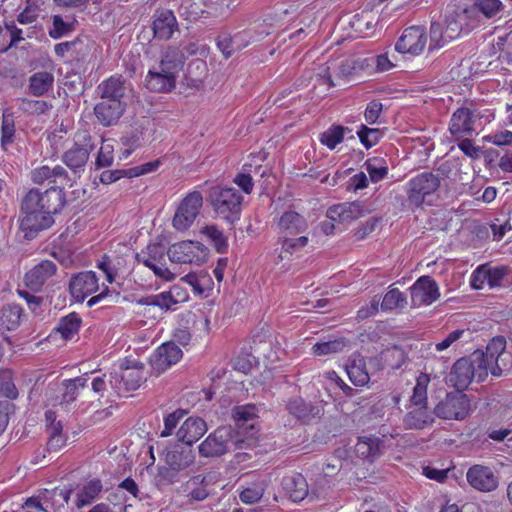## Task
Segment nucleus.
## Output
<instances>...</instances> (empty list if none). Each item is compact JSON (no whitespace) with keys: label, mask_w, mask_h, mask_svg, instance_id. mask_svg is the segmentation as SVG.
I'll return each instance as SVG.
<instances>
[{"label":"nucleus","mask_w":512,"mask_h":512,"mask_svg":"<svg viewBox=\"0 0 512 512\" xmlns=\"http://www.w3.org/2000/svg\"><path fill=\"white\" fill-rule=\"evenodd\" d=\"M206 432V422L200 417L191 416L182 423L176 436L180 442L192 447Z\"/></svg>","instance_id":"nucleus-17"},{"label":"nucleus","mask_w":512,"mask_h":512,"mask_svg":"<svg viewBox=\"0 0 512 512\" xmlns=\"http://www.w3.org/2000/svg\"><path fill=\"white\" fill-rule=\"evenodd\" d=\"M103 485L100 479L94 478L86 482L77 492L75 506L81 509L92 504L101 494Z\"/></svg>","instance_id":"nucleus-32"},{"label":"nucleus","mask_w":512,"mask_h":512,"mask_svg":"<svg viewBox=\"0 0 512 512\" xmlns=\"http://www.w3.org/2000/svg\"><path fill=\"white\" fill-rule=\"evenodd\" d=\"M177 290H179V287L175 286L168 292L146 298L145 303L147 305L157 306L163 310H169L173 305L179 303V299H176L174 296V291Z\"/></svg>","instance_id":"nucleus-44"},{"label":"nucleus","mask_w":512,"mask_h":512,"mask_svg":"<svg viewBox=\"0 0 512 512\" xmlns=\"http://www.w3.org/2000/svg\"><path fill=\"white\" fill-rule=\"evenodd\" d=\"M264 482L259 481L252 483L251 486L243 489L239 495L240 500L246 504H254L258 502L264 494Z\"/></svg>","instance_id":"nucleus-50"},{"label":"nucleus","mask_w":512,"mask_h":512,"mask_svg":"<svg viewBox=\"0 0 512 512\" xmlns=\"http://www.w3.org/2000/svg\"><path fill=\"white\" fill-rule=\"evenodd\" d=\"M145 85L153 92H170L176 87V78L172 76V72H162L157 67L149 70Z\"/></svg>","instance_id":"nucleus-26"},{"label":"nucleus","mask_w":512,"mask_h":512,"mask_svg":"<svg viewBox=\"0 0 512 512\" xmlns=\"http://www.w3.org/2000/svg\"><path fill=\"white\" fill-rule=\"evenodd\" d=\"M207 485L208 483L204 475L198 474L191 477L186 483V488L189 490L187 495L189 501L200 502L205 500L209 495Z\"/></svg>","instance_id":"nucleus-38"},{"label":"nucleus","mask_w":512,"mask_h":512,"mask_svg":"<svg viewBox=\"0 0 512 512\" xmlns=\"http://www.w3.org/2000/svg\"><path fill=\"white\" fill-rule=\"evenodd\" d=\"M278 242L281 244V252L279 257L284 259L287 255L291 256L299 252L308 244L306 236H279Z\"/></svg>","instance_id":"nucleus-39"},{"label":"nucleus","mask_w":512,"mask_h":512,"mask_svg":"<svg viewBox=\"0 0 512 512\" xmlns=\"http://www.w3.org/2000/svg\"><path fill=\"white\" fill-rule=\"evenodd\" d=\"M364 167L369 174L372 182H378L384 179L388 174V165L386 160L381 157H373L364 163Z\"/></svg>","instance_id":"nucleus-42"},{"label":"nucleus","mask_w":512,"mask_h":512,"mask_svg":"<svg viewBox=\"0 0 512 512\" xmlns=\"http://www.w3.org/2000/svg\"><path fill=\"white\" fill-rule=\"evenodd\" d=\"M479 114L467 107L458 108L452 115L449 131L456 138L471 135L475 131Z\"/></svg>","instance_id":"nucleus-13"},{"label":"nucleus","mask_w":512,"mask_h":512,"mask_svg":"<svg viewBox=\"0 0 512 512\" xmlns=\"http://www.w3.org/2000/svg\"><path fill=\"white\" fill-rule=\"evenodd\" d=\"M468 483L482 492H490L497 488L498 479L491 468L483 465H473L466 474Z\"/></svg>","instance_id":"nucleus-15"},{"label":"nucleus","mask_w":512,"mask_h":512,"mask_svg":"<svg viewBox=\"0 0 512 512\" xmlns=\"http://www.w3.org/2000/svg\"><path fill=\"white\" fill-rule=\"evenodd\" d=\"M287 411L300 422L308 424L314 418L320 417L322 408L312 402H306L302 397H292L286 404Z\"/></svg>","instance_id":"nucleus-18"},{"label":"nucleus","mask_w":512,"mask_h":512,"mask_svg":"<svg viewBox=\"0 0 512 512\" xmlns=\"http://www.w3.org/2000/svg\"><path fill=\"white\" fill-rule=\"evenodd\" d=\"M160 249V246L157 244L148 245L147 246V252L148 257L146 256H137V259L139 262L143 263L146 267L150 268L156 276L159 278L165 280V281H172L175 278V274L172 273L168 268L164 266H159L156 264L157 255L159 257H162L163 252H158Z\"/></svg>","instance_id":"nucleus-29"},{"label":"nucleus","mask_w":512,"mask_h":512,"mask_svg":"<svg viewBox=\"0 0 512 512\" xmlns=\"http://www.w3.org/2000/svg\"><path fill=\"white\" fill-rule=\"evenodd\" d=\"M171 262L188 264L195 263L200 265L207 256V248L200 242L182 241L173 244L167 251Z\"/></svg>","instance_id":"nucleus-7"},{"label":"nucleus","mask_w":512,"mask_h":512,"mask_svg":"<svg viewBox=\"0 0 512 512\" xmlns=\"http://www.w3.org/2000/svg\"><path fill=\"white\" fill-rule=\"evenodd\" d=\"M429 382L430 377L426 373H421L417 377L416 385L411 396V403L413 405H422L427 403V387Z\"/></svg>","instance_id":"nucleus-45"},{"label":"nucleus","mask_w":512,"mask_h":512,"mask_svg":"<svg viewBox=\"0 0 512 512\" xmlns=\"http://www.w3.org/2000/svg\"><path fill=\"white\" fill-rule=\"evenodd\" d=\"M257 408L253 404H247L242 406H236L232 410V416L236 421V424L240 426L256 417Z\"/></svg>","instance_id":"nucleus-55"},{"label":"nucleus","mask_w":512,"mask_h":512,"mask_svg":"<svg viewBox=\"0 0 512 512\" xmlns=\"http://www.w3.org/2000/svg\"><path fill=\"white\" fill-rule=\"evenodd\" d=\"M252 40L249 31L238 32L233 36L222 33L217 38V46L225 58H229L234 52L246 48Z\"/></svg>","instance_id":"nucleus-22"},{"label":"nucleus","mask_w":512,"mask_h":512,"mask_svg":"<svg viewBox=\"0 0 512 512\" xmlns=\"http://www.w3.org/2000/svg\"><path fill=\"white\" fill-rule=\"evenodd\" d=\"M126 109L125 102H114L103 99L94 107L97 120L105 127L115 125Z\"/></svg>","instance_id":"nucleus-19"},{"label":"nucleus","mask_w":512,"mask_h":512,"mask_svg":"<svg viewBox=\"0 0 512 512\" xmlns=\"http://www.w3.org/2000/svg\"><path fill=\"white\" fill-rule=\"evenodd\" d=\"M440 177L432 172H423L409 180L407 184V201L413 207H420L427 196L440 187Z\"/></svg>","instance_id":"nucleus-5"},{"label":"nucleus","mask_w":512,"mask_h":512,"mask_svg":"<svg viewBox=\"0 0 512 512\" xmlns=\"http://www.w3.org/2000/svg\"><path fill=\"white\" fill-rule=\"evenodd\" d=\"M54 76L47 71L36 72L29 78L28 91L31 95L40 97L46 94L53 86Z\"/></svg>","instance_id":"nucleus-35"},{"label":"nucleus","mask_w":512,"mask_h":512,"mask_svg":"<svg viewBox=\"0 0 512 512\" xmlns=\"http://www.w3.org/2000/svg\"><path fill=\"white\" fill-rule=\"evenodd\" d=\"M282 485L289 498L294 502L302 501L308 495V484L301 474L284 477Z\"/></svg>","instance_id":"nucleus-30"},{"label":"nucleus","mask_w":512,"mask_h":512,"mask_svg":"<svg viewBox=\"0 0 512 512\" xmlns=\"http://www.w3.org/2000/svg\"><path fill=\"white\" fill-rule=\"evenodd\" d=\"M65 205V195L60 188H50L44 192L31 189L21 202L20 228L26 238L35 235L54 223L53 215L60 212Z\"/></svg>","instance_id":"nucleus-1"},{"label":"nucleus","mask_w":512,"mask_h":512,"mask_svg":"<svg viewBox=\"0 0 512 512\" xmlns=\"http://www.w3.org/2000/svg\"><path fill=\"white\" fill-rule=\"evenodd\" d=\"M246 442L239 437L237 431L231 426H221L210 433L198 446L202 457H218L224 455L233 448L242 449Z\"/></svg>","instance_id":"nucleus-2"},{"label":"nucleus","mask_w":512,"mask_h":512,"mask_svg":"<svg viewBox=\"0 0 512 512\" xmlns=\"http://www.w3.org/2000/svg\"><path fill=\"white\" fill-rule=\"evenodd\" d=\"M380 307L383 311H405L410 308V302L406 294L398 288H390L384 295Z\"/></svg>","instance_id":"nucleus-36"},{"label":"nucleus","mask_w":512,"mask_h":512,"mask_svg":"<svg viewBox=\"0 0 512 512\" xmlns=\"http://www.w3.org/2000/svg\"><path fill=\"white\" fill-rule=\"evenodd\" d=\"M345 129L341 126H334L322 133L320 141L329 149H334L343 141Z\"/></svg>","instance_id":"nucleus-54"},{"label":"nucleus","mask_w":512,"mask_h":512,"mask_svg":"<svg viewBox=\"0 0 512 512\" xmlns=\"http://www.w3.org/2000/svg\"><path fill=\"white\" fill-rule=\"evenodd\" d=\"M53 105L45 100L21 99V110L33 115H43L52 109Z\"/></svg>","instance_id":"nucleus-48"},{"label":"nucleus","mask_w":512,"mask_h":512,"mask_svg":"<svg viewBox=\"0 0 512 512\" xmlns=\"http://www.w3.org/2000/svg\"><path fill=\"white\" fill-rule=\"evenodd\" d=\"M184 63L185 56L182 51L177 47L169 46L162 53L158 68L162 72H172V76L177 79Z\"/></svg>","instance_id":"nucleus-28"},{"label":"nucleus","mask_w":512,"mask_h":512,"mask_svg":"<svg viewBox=\"0 0 512 512\" xmlns=\"http://www.w3.org/2000/svg\"><path fill=\"white\" fill-rule=\"evenodd\" d=\"M512 367V355L509 352L502 353L493 360V367H491V375L500 377L505 371Z\"/></svg>","instance_id":"nucleus-61"},{"label":"nucleus","mask_w":512,"mask_h":512,"mask_svg":"<svg viewBox=\"0 0 512 512\" xmlns=\"http://www.w3.org/2000/svg\"><path fill=\"white\" fill-rule=\"evenodd\" d=\"M453 41L446 37V30L438 22H432L430 26L429 50L440 49Z\"/></svg>","instance_id":"nucleus-46"},{"label":"nucleus","mask_w":512,"mask_h":512,"mask_svg":"<svg viewBox=\"0 0 512 512\" xmlns=\"http://www.w3.org/2000/svg\"><path fill=\"white\" fill-rule=\"evenodd\" d=\"M142 366L130 369L119 375L114 372L110 376V388L118 396L130 391L137 390L146 381L145 372Z\"/></svg>","instance_id":"nucleus-11"},{"label":"nucleus","mask_w":512,"mask_h":512,"mask_svg":"<svg viewBox=\"0 0 512 512\" xmlns=\"http://www.w3.org/2000/svg\"><path fill=\"white\" fill-rule=\"evenodd\" d=\"M470 400L462 391L446 393L434 407L433 414L445 420H463L469 414Z\"/></svg>","instance_id":"nucleus-4"},{"label":"nucleus","mask_w":512,"mask_h":512,"mask_svg":"<svg viewBox=\"0 0 512 512\" xmlns=\"http://www.w3.org/2000/svg\"><path fill=\"white\" fill-rule=\"evenodd\" d=\"M384 447V441L380 437L361 436L355 445V453L359 458L372 463L383 454Z\"/></svg>","instance_id":"nucleus-21"},{"label":"nucleus","mask_w":512,"mask_h":512,"mask_svg":"<svg viewBox=\"0 0 512 512\" xmlns=\"http://www.w3.org/2000/svg\"><path fill=\"white\" fill-rule=\"evenodd\" d=\"M209 197L214 210L224 219L234 222L239 218L243 197L235 188L215 186Z\"/></svg>","instance_id":"nucleus-3"},{"label":"nucleus","mask_w":512,"mask_h":512,"mask_svg":"<svg viewBox=\"0 0 512 512\" xmlns=\"http://www.w3.org/2000/svg\"><path fill=\"white\" fill-rule=\"evenodd\" d=\"M469 359L473 364V379L478 383L483 382L487 378L489 372L491 373L493 362H490L485 358L483 352L480 351L474 352Z\"/></svg>","instance_id":"nucleus-40"},{"label":"nucleus","mask_w":512,"mask_h":512,"mask_svg":"<svg viewBox=\"0 0 512 512\" xmlns=\"http://www.w3.org/2000/svg\"><path fill=\"white\" fill-rule=\"evenodd\" d=\"M180 470L173 469L172 466L166 465L158 468L156 475V481L158 485H171L179 482Z\"/></svg>","instance_id":"nucleus-56"},{"label":"nucleus","mask_w":512,"mask_h":512,"mask_svg":"<svg viewBox=\"0 0 512 512\" xmlns=\"http://www.w3.org/2000/svg\"><path fill=\"white\" fill-rule=\"evenodd\" d=\"M415 408L409 411L404 417V424L409 429H423L434 422L432 413L428 411L427 405H414Z\"/></svg>","instance_id":"nucleus-33"},{"label":"nucleus","mask_w":512,"mask_h":512,"mask_svg":"<svg viewBox=\"0 0 512 512\" xmlns=\"http://www.w3.org/2000/svg\"><path fill=\"white\" fill-rule=\"evenodd\" d=\"M368 210L362 202H346L327 210V218L337 223H348L366 215Z\"/></svg>","instance_id":"nucleus-16"},{"label":"nucleus","mask_w":512,"mask_h":512,"mask_svg":"<svg viewBox=\"0 0 512 512\" xmlns=\"http://www.w3.org/2000/svg\"><path fill=\"white\" fill-rule=\"evenodd\" d=\"M98 289V278L92 271L80 272L74 275L69 283L71 296L78 302L96 292Z\"/></svg>","instance_id":"nucleus-14"},{"label":"nucleus","mask_w":512,"mask_h":512,"mask_svg":"<svg viewBox=\"0 0 512 512\" xmlns=\"http://www.w3.org/2000/svg\"><path fill=\"white\" fill-rule=\"evenodd\" d=\"M350 344V341L344 337L335 338L321 343H316L313 346V352L315 355L323 356L333 353L342 352Z\"/></svg>","instance_id":"nucleus-41"},{"label":"nucleus","mask_w":512,"mask_h":512,"mask_svg":"<svg viewBox=\"0 0 512 512\" xmlns=\"http://www.w3.org/2000/svg\"><path fill=\"white\" fill-rule=\"evenodd\" d=\"M473 380V364L469 358L458 359L449 374V381L462 391Z\"/></svg>","instance_id":"nucleus-27"},{"label":"nucleus","mask_w":512,"mask_h":512,"mask_svg":"<svg viewBox=\"0 0 512 512\" xmlns=\"http://www.w3.org/2000/svg\"><path fill=\"white\" fill-rule=\"evenodd\" d=\"M357 135L361 143L369 149L378 143L382 133L379 129L368 128L365 125H361L360 129L357 131Z\"/></svg>","instance_id":"nucleus-58"},{"label":"nucleus","mask_w":512,"mask_h":512,"mask_svg":"<svg viewBox=\"0 0 512 512\" xmlns=\"http://www.w3.org/2000/svg\"><path fill=\"white\" fill-rule=\"evenodd\" d=\"M370 65L371 63H369L368 58L352 57L343 61L339 66V70L343 75L347 76L354 73H358L359 71L363 70L365 67H368Z\"/></svg>","instance_id":"nucleus-52"},{"label":"nucleus","mask_w":512,"mask_h":512,"mask_svg":"<svg viewBox=\"0 0 512 512\" xmlns=\"http://www.w3.org/2000/svg\"><path fill=\"white\" fill-rule=\"evenodd\" d=\"M427 45V33L424 27L411 26L406 28L395 45V49L403 54L419 55Z\"/></svg>","instance_id":"nucleus-10"},{"label":"nucleus","mask_w":512,"mask_h":512,"mask_svg":"<svg viewBox=\"0 0 512 512\" xmlns=\"http://www.w3.org/2000/svg\"><path fill=\"white\" fill-rule=\"evenodd\" d=\"M88 380V374H84L73 379L64 380L62 382L64 391L62 393L60 405L67 407L68 405L76 401L80 393V390L87 387Z\"/></svg>","instance_id":"nucleus-34"},{"label":"nucleus","mask_w":512,"mask_h":512,"mask_svg":"<svg viewBox=\"0 0 512 512\" xmlns=\"http://www.w3.org/2000/svg\"><path fill=\"white\" fill-rule=\"evenodd\" d=\"M56 265L50 260H44L34 266L25 275V284L34 291H38L44 283L56 272Z\"/></svg>","instance_id":"nucleus-23"},{"label":"nucleus","mask_w":512,"mask_h":512,"mask_svg":"<svg viewBox=\"0 0 512 512\" xmlns=\"http://www.w3.org/2000/svg\"><path fill=\"white\" fill-rule=\"evenodd\" d=\"M466 10L453 12L446 16V37L452 40L457 39L463 30V21L465 20Z\"/></svg>","instance_id":"nucleus-43"},{"label":"nucleus","mask_w":512,"mask_h":512,"mask_svg":"<svg viewBox=\"0 0 512 512\" xmlns=\"http://www.w3.org/2000/svg\"><path fill=\"white\" fill-rule=\"evenodd\" d=\"M486 266V272L488 277V285L490 287H497L501 285L502 280L508 273V269L505 266H490L489 264H484Z\"/></svg>","instance_id":"nucleus-62"},{"label":"nucleus","mask_w":512,"mask_h":512,"mask_svg":"<svg viewBox=\"0 0 512 512\" xmlns=\"http://www.w3.org/2000/svg\"><path fill=\"white\" fill-rule=\"evenodd\" d=\"M187 414V411L184 409H177L171 413H169L164 418V429L160 433V437H169L173 434L175 428L178 423L182 420V418Z\"/></svg>","instance_id":"nucleus-53"},{"label":"nucleus","mask_w":512,"mask_h":512,"mask_svg":"<svg viewBox=\"0 0 512 512\" xmlns=\"http://www.w3.org/2000/svg\"><path fill=\"white\" fill-rule=\"evenodd\" d=\"M346 371L350 381L355 386H364L370 380V376L366 370L365 360L362 357L353 359V361L346 366Z\"/></svg>","instance_id":"nucleus-37"},{"label":"nucleus","mask_w":512,"mask_h":512,"mask_svg":"<svg viewBox=\"0 0 512 512\" xmlns=\"http://www.w3.org/2000/svg\"><path fill=\"white\" fill-rule=\"evenodd\" d=\"M132 92L131 83L122 75L116 74L102 81L98 86V93L102 99L124 102Z\"/></svg>","instance_id":"nucleus-12"},{"label":"nucleus","mask_w":512,"mask_h":512,"mask_svg":"<svg viewBox=\"0 0 512 512\" xmlns=\"http://www.w3.org/2000/svg\"><path fill=\"white\" fill-rule=\"evenodd\" d=\"M207 75V65L203 60L196 59L188 65V77L191 85L197 87Z\"/></svg>","instance_id":"nucleus-51"},{"label":"nucleus","mask_w":512,"mask_h":512,"mask_svg":"<svg viewBox=\"0 0 512 512\" xmlns=\"http://www.w3.org/2000/svg\"><path fill=\"white\" fill-rule=\"evenodd\" d=\"M164 461L166 465L172 466L173 469L184 471L194 463L195 453L192 447L188 445H176L167 450Z\"/></svg>","instance_id":"nucleus-25"},{"label":"nucleus","mask_w":512,"mask_h":512,"mask_svg":"<svg viewBox=\"0 0 512 512\" xmlns=\"http://www.w3.org/2000/svg\"><path fill=\"white\" fill-rule=\"evenodd\" d=\"M474 6L487 18L494 17L503 7L500 0H477Z\"/></svg>","instance_id":"nucleus-60"},{"label":"nucleus","mask_w":512,"mask_h":512,"mask_svg":"<svg viewBox=\"0 0 512 512\" xmlns=\"http://www.w3.org/2000/svg\"><path fill=\"white\" fill-rule=\"evenodd\" d=\"M410 308L430 305L435 302L439 296V287L430 276L418 278L410 287Z\"/></svg>","instance_id":"nucleus-8"},{"label":"nucleus","mask_w":512,"mask_h":512,"mask_svg":"<svg viewBox=\"0 0 512 512\" xmlns=\"http://www.w3.org/2000/svg\"><path fill=\"white\" fill-rule=\"evenodd\" d=\"M113 151L114 148L111 144H103L98 152L96 166L98 168L110 166L113 162Z\"/></svg>","instance_id":"nucleus-64"},{"label":"nucleus","mask_w":512,"mask_h":512,"mask_svg":"<svg viewBox=\"0 0 512 512\" xmlns=\"http://www.w3.org/2000/svg\"><path fill=\"white\" fill-rule=\"evenodd\" d=\"M92 146L75 144L63 155V162L74 172L83 170L86 165Z\"/></svg>","instance_id":"nucleus-31"},{"label":"nucleus","mask_w":512,"mask_h":512,"mask_svg":"<svg viewBox=\"0 0 512 512\" xmlns=\"http://www.w3.org/2000/svg\"><path fill=\"white\" fill-rule=\"evenodd\" d=\"M182 356V350L174 342L163 343L150 356L152 372L159 376L176 364Z\"/></svg>","instance_id":"nucleus-9"},{"label":"nucleus","mask_w":512,"mask_h":512,"mask_svg":"<svg viewBox=\"0 0 512 512\" xmlns=\"http://www.w3.org/2000/svg\"><path fill=\"white\" fill-rule=\"evenodd\" d=\"M308 228L306 219L295 211L284 212L277 221L279 236H297Z\"/></svg>","instance_id":"nucleus-20"},{"label":"nucleus","mask_w":512,"mask_h":512,"mask_svg":"<svg viewBox=\"0 0 512 512\" xmlns=\"http://www.w3.org/2000/svg\"><path fill=\"white\" fill-rule=\"evenodd\" d=\"M154 36L160 40H168L178 31L175 15L170 10L158 11L152 24Z\"/></svg>","instance_id":"nucleus-24"},{"label":"nucleus","mask_w":512,"mask_h":512,"mask_svg":"<svg viewBox=\"0 0 512 512\" xmlns=\"http://www.w3.org/2000/svg\"><path fill=\"white\" fill-rule=\"evenodd\" d=\"M114 374V372L104 373L102 375H98L93 377L91 382V387L93 392L103 397L104 392L108 390L110 387V376Z\"/></svg>","instance_id":"nucleus-63"},{"label":"nucleus","mask_w":512,"mask_h":512,"mask_svg":"<svg viewBox=\"0 0 512 512\" xmlns=\"http://www.w3.org/2000/svg\"><path fill=\"white\" fill-rule=\"evenodd\" d=\"M202 233L211 240L217 252L225 253L227 251V238L215 225L205 226L202 230Z\"/></svg>","instance_id":"nucleus-47"},{"label":"nucleus","mask_w":512,"mask_h":512,"mask_svg":"<svg viewBox=\"0 0 512 512\" xmlns=\"http://www.w3.org/2000/svg\"><path fill=\"white\" fill-rule=\"evenodd\" d=\"M80 322H62L58 327L54 328L49 339L56 340L59 336L62 341L70 340L78 333Z\"/></svg>","instance_id":"nucleus-49"},{"label":"nucleus","mask_w":512,"mask_h":512,"mask_svg":"<svg viewBox=\"0 0 512 512\" xmlns=\"http://www.w3.org/2000/svg\"><path fill=\"white\" fill-rule=\"evenodd\" d=\"M203 205L200 192L189 193L178 206L173 218V227L178 231H186L195 221Z\"/></svg>","instance_id":"nucleus-6"},{"label":"nucleus","mask_w":512,"mask_h":512,"mask_svg":"<svg viewBox=\"0 0 512 512\" xmlns=\"http://www.w3.org/2000/svg\"><path fill=\"white\" fill-rule=\"evenodd\" d=\"M0 392L3 396L10 400L18 397V390L12 381V373L10 370L2 371L0 373Z\"/></svg>","instance_id":"nucleus-57"},{"label":"nucleus","mask_w":512,"mask_h":512,"mask_svg":"<svg viewBox=\"0 0 512 512\" xmlns=\"http://www.w3.org/2000/svg\"><path fill=\"white\" fill-rule=\"evenodd\" d=\"M506 351V340L502 336L494 337L487 345L486 352H483L485 358L493 362L495 358Z\"/></svg>","instance_id":"nucleus-59"}]
</instances>
